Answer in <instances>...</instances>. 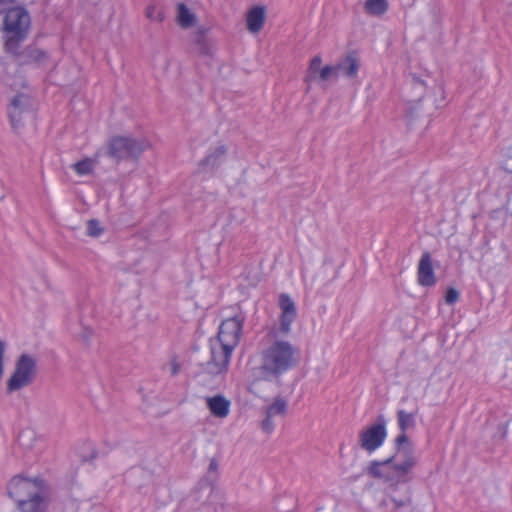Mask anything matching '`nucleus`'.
Returning <instances> with one entry per match:
<instances>
[{"mask_svg": "<svg viewBox=\"0 0 512 512\" xmlns=\"http://www.w3.org/2000/svg\"><path fill=\"white\" fill-rule=\"evenodd\" d=\"M245 320V314L240 312L221 322L217 339L210 342V360L200 364L203 371L196 374L199 384L209 389L219 387L228 370L232 352L241 339Z\"/></svg>", "mask_w": 512, "mask_h": 512, "instance_id": "1", "label": "nucleus"}, {"mask_svg": "<svg viewBox=\"0 0 512 512\" xmlns=\"http://www.w3.org/2000/svg\"><path fill=\"white\" fill-rule=\"evenodd\" d=\"M299 356L289 341L275 339L262 352L261 369L266 377L278 378L298 365Z\"/></svg>", "mask_w": 512, "mask_h": 512, "instance_id": "2", "label": "nucleus"}, {"mask_svg": "<svg viewBox=\"0 0 512 512\" xmlns=\"http://www.w3.org/2000/svg\"><path fill=\"white\" fill-rule=\"evenodd\" d=\"M31 19L28 11L21 6L12 7L7 10L4 17L5 47L15 53L20 41L28 34Z\"/></svg>", "mask_w": 512, "mask_h": 512, "instance_id": "3", "label": "nucleus"}, {"mask_svg": "<svg viewBox=\"0 0 512 512\" xmlns=\"http://www.w3.org/2000/svg\"><path fill=\"white\" fill-rule=\"evenodd\" d=\"M151 148V143L146 138H134L132 136H113L106 144V155L114 162L124 160H137L143 152Z\"/></svg>", "mask_w": 512, "mask_h": 512, "instance_id": "4", "label": "nucleus"}, {"mask_svg": "<svg viewBox=\"0 0 512 512\" xmlns=\"http://www.w3.org/2000/svg\"><path fill=\"white\" fill-rule=\"evenodd\" d=\"M37 375V361L34 356L24 353L15 362L14 370L7 380L8 394L19 391L33 383Z\"/></svg>", "mask_w": 512, "mask_h": 512, "instance_id": "5", "label": "nucleus"}, {"mask_svg": "<svg viewBox=\"0 0 512 512\" xmlns=\"http://www.w3.org/2000/svg\"><path fill=\"white\" fill-rule=\"evenodd\" d=\"M387 437V420L378 415L375 422L362 429L358 435L360 447L371 453L380 448Z\"/></svg>", "mask_w": 512, "mask_h": 512, "instance_id": "6", "label": "nucleus"}, {"mask_svg": "<svg viewBox=\"0 0 512 512\" xmlns=\"http://www.w3.org/2000/svg\"><path fill=\"white\" fill-rule=\"evenodd\" d=\"M406 458H400L397 463L394 461L386 468L385 483L390 487H397L399 484H407L413 479L412 469L417 464V458L410 450L406 451Z\"/></svg>", "mask_w": 512, "mask_h": 512, "instance_id": "7", "label": "nucleus"}, {"mask_svg": "<svg viewBox=\"0 0 512 512\" xmlns=\"http://www.w3.org/2000/svg\"><path fill=\"white\" fill-rule=\"evenodd\" d=\"M7 489L8 495L18 504L22 500L35 496L36 493L41 492L43 488L42 481L17 476L9 482Z\"/></svg>", "mask_w": 512, "mask_h": 512, "instance_id": "8", "label": "nucleus"}, {"mask_svg": "<svg viewBox=\"0 0 512 512\" xmlns=\"http://www.w3.org/2000/svg\"><path fill=\"white\" fill-rule=\"evenodd\" d=\"M227 147L221 144L210 150L209 153L199 162L198 171L213 173L225 160Z\"/></svg>", "mask_w": 512, "mask_h": 512, "instance_id": "9", "label": "nucleus"}, {"mask_svg": "<svg viewBox=\"0 0 512 512\" xmlns=\"http://www.w3.org/2000/svg\"><path fill=\"white\" fill-rule=\"evenodd\" d=\"M419 285L431 287L436 284V277L432 265V258L429 252H424L420 258L417 271Z\"/></svg>", "mask_w": 512, "mask_h": 512, "instance_id": "10", "label": "nucleus"}, {"mask_svg": "<svg viewBox=\"0 0 512 512\" xmlns=\"http://www.w3.org/2000/svg\"><path fill=\"white\" fill-rule=\"evenodd\" d=\"M335 68L338 77L342 75L348 79L356 78L360 68V59L357 53L354 51L349 52L335 64Z\"/></svg>", "mask_w": 512, "mask_h": 512, "instance_id": "11", "label": "nucleus"}, {"mask_svg": "<svg viewBox=\"0 0 512 512\" xmlns=\"http://www.w3.org/2000/svg\"><path fill=\"white\" fill-rule=\"evenodd\" d=\"M206 404L210 413L216 418L223 419L229 415L231 402L221 394L206 397Z\"/></svg>", "mask_w": 512, "mask_h": 512, "instance_id": "12", "label": "nucleus"}, {"mask_svg": "<svg viewBox=\"0 0 512 512\" xmlns=\"http://www.w3.org/2000/svg\"><path fill=\"white\" fill-rule=\"evenodd\" d=\"M17 507L21 512H45L46 503L43 495V489L41 492L36 493L35 496L22 500L17 504Z\"/></svg>", "mask_w": 512, "mask_h": 512, "instance_id": "13", "label": "nucleus"}, {"mask_svg": "<svg viewBox=\"0 0 512 512\" xmlns=\"http://www.w3.org/2000/svg\"><path fill=\"white\" fill-rule=\"evenodd\" d=\"M265 22V8L263 6H255L251 8L247 14V28L252 33L259 32Z\"/></svg>", "mask_w": 512, "mask_h": 512, "instance_id": "14", "label": "nucleus"}, {"mask_svg": "<svg viewBox=\"0 0 512 512\" xmlns=\"http://www.w3.org/2000/svg\"><path fill=\"white\" fill-rule=\"evenodd\" d=\"M99 157L100 152L98 151L93 157H87L74 163L72 165V169H74V171L80 176L92 174L99 162Z\"/></svg>", "mask_w": 512, "mask_h": 512, "instance_id": "15", "label": "nucleus"}, {"mask_svg": "<svg viewBox=\"0 0 512 512\" xmlns=\"http://www.w3.org/2000/svg\"><path fill=\"white\" fill-rule=\"evenodd\" d=\"M395 459H396V456H391L383 461L373 460L370 462V464L367 468V473L373 478H377V479H381V480L385 481L386 468L393 461H395Z\"/></svg>", "mask_w": 512, "mask_h": 512, "instance_id": "16", "label": "nucleus"}, {"mask_svg": "<svg viewBox=\"0 0 512 512\" xmlns=\"http://www.w3.org/2000/svg\"><path fill=\"white\" fill-rule=\"evenodd\" d=\"M176 22L183 29H188L192 26V12L183 2H179L176 5Z\"/></svg>", "mask_w": 512, "mask_h": 512, "instance_id": "17", "label": "nucleus"}, {"mask_svg": "<svg viewBox=\"0 0 512 512\" xmlns=\"http://www.w3.org/2000/svg\"><path fill=\"white\" fill-rule=\"evenodd\" d=\"M406 433L407 432H401L395 439L396 453L393 456H396V458H406L405 452L408 450H410L412 455H415L413 445Z\"/></svg>", "mask_w": 512, "mask_h": 512, "instance_id": "18", "label": "nucleus"}, {"mask_svg": "<svg viewBox=\"0 0 512 512\" xmlns=\"http://www.w3.org/2000/svg\"><path fill=\"white\" fill-rule=\"evenodd\" d=\"M416 413H408L405 410L397 411V423L401 432H407L408 429L414 428L416 425Z\"/></svg>", "mask_w": 512, "mask_h": 512, "instance_id": "19", "label": "nucleus"}, {"mask_svg": "<svg viewBox=\"0 0 512 512\" xmlns=\"http://www.w3.org/2000/svg\"><path fill=\"white\" fill-rule=\"evenodd\" d=\"M387 9V0H366L365 2V11L371 15L381 16Z\"/></svg>", "mask_w": 512, "mask_h": 512, "instance_id": "20", "label": "nucleus"}, {"mask_svg": "<svg viewBox=\"0 0 512 512\" xmlns=\"http://www.w3.org/2000/svg\"><path fill=\"white\" fill-rule=\"evenodd\" d=\"M194 42H196L202 55L210 56L212 54V45L206 39L204 30L199 29L194 33Z\"/></svg>", "mask_w": 512, "mask_h": 512, "instance_id": "21", "label": "nucleus"}, {"mask_svg": "<svg viewBox=\"0 0 512 512\" xmlns=\"http://www.w3.org/2000/svg\"><path fill=\"white\" fill-rule=\"evenodd\" d=\"M287 410V403L283 398H277L270 406L266 409L268 416L284 415Z\"/></svg>", "mask_w": 512, "mask_h": 512, "instance_id": "22", "label": "nucleus"}, {"mask_svg": "<svg viewBox=\"0 0 512 512\" xmlns=\"http://www.w3.org/2000/svg\"><path fill=\"white\" fill-rule=\"evenodd\" d=\"M297 313H281L279 331L287 335L291 330V324L295 320Z\"/></svg>", "mask_w": 512, "mask_h": 512, "instance_id": "23", "label": "nucleus"}, {"mask_svg": "<svg viewBox=\"0 0 512 512\" xmlns=\"http://www.w3.org/2000/svg\"><path fill=\"white\" fill-rule=\"evenodd\" d=\"M279 306L282 313H297L295 303L288 294L282 293L279 296Z\"/></svg>", "mask_w": 512, "mask_h": 512, "instance_id": "24", "label": "nucleus"}, {"mask_svg": "<svg viewBox=\"0 0 512 512\" xmlns=\"http://www.w3.org/2000/svg\"><path fill=\"white\" fill-rule=\"evenodd\" d=\"M145 16L154 22H162L164 20V12L157 8L155 4H150L145 10Z\"/></svg>", "mask_w": 512, "mask_h": 512, "instance_id": "25", "label": "nucleus"}, {"mask_svg": "<svg viewBox=\"0 0 512 512\" xmlns=\"http://www.w3.org/2000/svg\"><path fill=\"white\" fill-rule=\"evenodd\" d=\"M29 104V98L25 94H19L15 96L10 103L9 107L17 108L22 110V113L25 111Z\"/></svg>", "mask_w": 512, "mask_h": 512, "instance_id": "26", "label": "nucleus"}, {"mask_svg": "<svg viewBox=\"0 0 512 512\" xmlns=\"http://www.w3.org/2000/svg\"><path fill=\"white\" fill-rule=\"evenodd\" d=\"M331 77L337 78L338 74L336 72L335 65H326L319 71V79L321 81H327Z\"/></svg>", "mask_w": 512, "mask_h": 512, "instance_id": "27", "label": "nucleus"}, {"mask_svg": "<svg viewBox=\"0 0 512 512\" xmlns=\"http://www.w3.org/2000/svg\"><path fill=\"white\" fill-rule=\"evenodd\" d=\"M217 470H218V463L215 459H212L210 461L208 471H207V478L206 481L209 484V490L212 491V483L216 480L217 477Z\"/></svg>", "mask_w": 512, "mask_h": 512, "instance_id": "28", "label": "nucleus"}, {"mask_svg": "<svg viewBox=\"0 0 512 512\" xmlns=\"http://www.w3.org/2000/svg\"><path fill=\"white\" fill-rule=\"evenodd\" d=\"M103 232L100 223L97 220H89L87 222V234L92 237H97Z\"/></svg>", "mask_w": 512, "mask_h": 512, "instance_id": "29", "label": "nucleus"}, {"mask_svg": "<svg viewBox=\"0 0 512 512\" xmlns=\"http://www.w3.org/2000/svg\"><path fill=\"white\" fill-rule=\"evenodd\" d=\"M8 115L11 121V124L14 128H17L21 124V115L22 110L17 109L16 107H9L8 108Z\"/></svg>", "mask_w": 512, "mask_h": 512, "instance_id": "30", "label": "nucleus"}, {"mask_svg": "<svg viewBox=\"0 0 512 512\" xmlns=\"http://www.w3.org/2000/svg\"><path fill=\"white\" fill-rule=\"evenodd\" d=\"M458 298H459V292L456 289H454L452 287L447 289V291L445 293V301L447 304H449V305L454 304L458 300Z\"/></svg>", "mask_w": 512, "mask_h": 512, "instance_id": "31", "label": "nucleus"}, {"mask_svg": "<svg viewBox=\"0 0 512 512\" xmlns=\"http://www.w3.org/2000/svg\"><path fill=\"white\" fill-rule=\"evenodd\" d=\"M7 349V343L3 340H0V380L3 377L4 374V359H5V353Z\"/></svg>", "mask_w": 512, "mask_h": 512, "instance_id": "32", "label": "nucleus"}, {"mask_svg": "<svg viewBox=\"0 0 512 512\" xmlns=\"http://www.w3.org/2000/svg\"><path fill=\"white\" fill-rule=\"evenodd\" d=\"M322 64V58L319 55H316L312 58L309 65V73H316L321 70L320 66Z\"/></svg>", "mask_w": 512, "mask_h": 512, "instance_id": "33", "label": "nucleus"}, {"mask_svg": "<svg viewBox=\"0 0 512 512\" xmlns=\"http://www.w3.org/2000/svg\"><path fill=\"white\" fill-rule=\"evenodd\" d=\"M272 417L273 416H268V414H266V417L261 422V427L266 433H271L274 429V423L271 419Z\"/></svg>", "mask_w": 512, "mask_h": 512, "instance_id": "34", "label": "nucleus"}, {"mask_svg": "<svg viewBox=\"0 0 512 512\" xmlns=\"http://www.w3.org/2000/svg\"><path fill=\"white\" fill-rule=\"evenodd\" d=\"M391 500L397 508H400V507H403L406 505H411V502H412L410 497H406L404 499H396L395 497H391Z\"/></svg>", "mask_w": 512, "mask_h": 512, "instance_id": "35", "label": "nucleus"}, {"mask_svg": "<svg viewBox=\"0 0 512 512\" xmlns=\"http://www.w3.org/2000/svg\"><path fill=\"white\" fill-rule=\"evenodd\" d=\"M178 371H179V365L175 360H173L171 362V374L176 375L178 373Z\"/></svg>", "mask_w": 512, "mask_h": 512, "instance_id": "36", "label": "nucleus"}, {"mask_svg": "<svg viewBox=\"0 0 512 512\" xmlns=\"http://www.w3.org/2000/svg\"><path fill=\"white\" fill-rule=\"evenodd\" d=\"M16 1L17 0H0V4L5 6V5L13 4Z\"/></svg>", "mask_w": 512, "mask_h": 512, "instance_id": "37", "label": "nucleus"}, {"mask_svg": "<svg viewBox=\"0 0 512 512\" xmlns=\"http://www.w3.org/2000/svg\"><path fill=\"white\" fill-rule=\"evenodd\" d=\"M412 79H413V82H414L415 84L424 85V81H423V80H421V79H419L418 77L413 76V78H412Z\"/></svg>", "mask_w": 512, "mask_h": 512, "instance_id": "38", "label": "nucleus"}, {"mask_svg": "<svg viewBox=\"0 0 512 512\" xmlns=\"http://www.w3.org/2000/svg\"><path fill=\"white\" fill-rule=\"evenodd\" d=\"M193 21H194V27L196 26V17L194 16L193 18Z\"/></svg>", "mask_w": 512, "mask_h": 512, "instance_id": "39", "label": "nucleus"}]
</instances>
